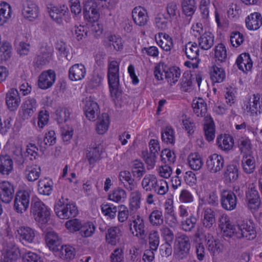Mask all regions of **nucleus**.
Wrapping results in <instances>:
<instances>
[{
	"label": "nucleus",
	"instance_id": "f257e3e1",
	"mask_svg": "<svg viewBox=\"0 0 262 262\" xmlns=\"http://www.w3.org/2000/svg\"><path fill=\"white\" fill-rule=\"evenodd\" d=\"M219 226L221 230L229 229L235 232L238 237H245L248 240H252L256 236V232L252 223L243 221L236 225H232L227 215H223L220 219Z\"/></svg>",
	"mask_w": 262,
	"mask_h": 262
},
{
	"label": "nucleus",
	"instance_id": "f03ea898",
	"mask_svg": "<svg viewBox=\"0 0 262 262\" xmlns=\"http://www.w3.org/2000/svg\"><path fill=\"white\" fill-rule=\"evenodd\" d=\"M31 213L35 220L41 224H46L50 219V209L37 198L32 199Z\"/></svg>",
	"mask_w": 262,
	"mask_h": 262
},
{
	"label": "nucleus",
	"instance_id": "7ed1b4c3",
	"mask_svg": "<svg viewBox=\"0 0 262 262\" xmlns=\"http://www.w3.org/2000/svg\"><path fill=\"white\" fill-rule=\"evenodd\" d=\"M48 13L50 18L58 25H61L63 19L67 23L71 21V17L68 7L64 5L55 6L49 4L47 7Z\"/></svg>",
	"mask_w": 262,
	"mask_h": 262
},
{
	"label": "nucleus",
	"instance_id": "20e7f679",
	"mask_svg": "<svg viewBox=\"0 0 262 262\" xmlns=\"http://www.w3.org/2000/svg\"><path fill=\"white\" fill-rule=\"evenodd\" d=\"M54 210L56 215L61 219H68L75 217L78 213L74 203H66L59 200L54 205Z\"/></svg>",
	"mask_w": 262,
	"mask_h": 262
},
{
	"label": "nucleus",
	"instance_id": "39448f33",
	"mask_svg": "<svg viewBox=\"0 0 262 262\" xmlns=\"http://www.w3.org/2000/svg\"><path fill=\"white\" fill-rule=\"evenodd\" d=\"M237 196L233 191L224 189L220 191V203L222 207L227 211H232L236 208Z\"/></svg>",
	"mask_w": 262,
	"mask_h": 262
},
{
	"label": "nucleus",
	"instance_id": "423d86ee",
	"mask_svg": "<svg viewBox=\"0 0 262 262\" xmlns=\"http://www.w3.org/2000/svg\"><path fill=\"white\" fill-rule=\"evenodd\" d=\"M30 195L27 190L17 192L14 199V208L18 213H23L27 210L30 204Z\"/></svg>",
	"mask_w": 262,
	"mask_h": 262
},
{
	"label": "nucleus",
	"instance_id": "0eeeda50",
	"mask_svg": "<svg viewBox=\"0 0 262 262\" xmlns=\"http://www.w3.org/2000/svg\"><path fill=\"white\" fill-rule=\"evenodd\" d=\"M38 104L36 99L29 97L21 105L20 115L23 120H28L32 117L37 111Z\"/></svg>",
	"mask_w": 262,
	"mask_h": 262
},
{
	"label": "nucleus",
	"instance_id": "6e6552de",
	"mask_svg": "<svg viewBox=\"0 0 262 262\" xmlns=\"http://www.w3.org/2000/svg\"><path fill=\"white\" fill-rule=\"evenodd\" d=\"M97 3L92 1L88 0L84 4L83 14L84 18L88 22H96L99 16L97 9Z\"/></svg>",
	"mask_w": 262,
	"mask_h": 262
},
{
	"label": "nucleus",
	"instance_id": "1a4fd4ad",
	"mask_svg": "<svg viewBox=\"0 0 262 262\" xmlns=\"http://www.w3.org/2000/svg\"><path fill=\"white\" fill-rule=\"evenodd\" d=\"M190 247V239L188 236L183 234L177 238V254L179 259H182L187 256Z\"/></svg>",
	"mask_w": 262,
	"mask_h": 262
},
{
	"label": "nucleus",
	"instance_id": "9d476101",
	"mask_svg": "<svg viewBox=\"0 0 262 262\" xmlns=\"http://www.w3.org/2000/svg\"><path fill=\"white\" fill-rule=\"evenodd\" d=\"M83 110L86 117L90 121H94L98 115L99 106L96 102L91 97H86L82 101Z\"/></svg>",
	"mask_w": 262,
	"mask_h": 262
},
{
	"label": "nucleus",
	"instance_id": "9b49d317",
	"mask_svg": "<svg viewBox=\"0 0 262 262\" xmlns=\"http://www.w3.org/2000/svg\"><path fill=\"white\" fill-rule=\"evenodd\" d=\"M224 165L223 157L216 154L210 155L206 161L207 169L212 173L220 171L223 168Z\"/></svg>",
	"mask_w": 262,
	"mask_h": 262
},
{
	"label": "nucleus",
	"instance_id": "f8f14e48",
	"mask_svg": "<svg viewBox=\"0 0 262 262\" xmlns=\"http://www.w3.org/2000/svg\"><path fill=\"white\" fill-rule=\"evenodd\" d=\"M102 149L99 144H92L87 147L86 150V158L89 164L93 168L95 166V164L101 160L102 154Z\"/></svg>",
	"mask_w": 262,
	"mask_h": 262
},
{
	"label": "nucleus",
	"instance_id": "ddd939ff",
	"mask_svg": "<svg viewBox=\"0 0 262 262\" xmlns=\"http://www.w3.org/2000/svg\"><path fill=\"white\" fill-rule=\"evenodd\" d=\"M134 219L129 225L130 230H133V227L135 230L136 234L134 231H132L134 235L140 238H144L146 235L145 226L143 219L140 215H138L136 216L133 217Z\"/></svg>",
	"mask_w": 262,
	"mask_h": 262
},
{
	"label": "nucleus",
	"instance_id": "4468645a",
	"mask_svg": "<svg viewBox=\"0 0 262 262\" xmlns=\"http://www.w3.org/2000/svg\"><path fill=\"white\" fill-rule=\"evenodd\" d=\"M56 74L54 71L49 70L43 72L39 76L38 85L42 90L51 87L55 82Z\"/></svg>",
	"mask_w": 262,
	"mask_h": 262
},
{
	"label": "nucleus",
	"instance_id": "2eb2a0df",
	"mask_svg": "<svg viewBox=\"0 0 262 262\" xmlns=\"http://www.w3.org/2000/svg\"><path fill=\"white\" fill-rule=\"evenodd\" d=\"M13 185L8 181L0 182V200L4 203H9L14 196Z\"/></svg>",
	"mask_w": 262,
	"mask_h": 262
},
{
	"label": "nucleus",
	"instance_id": "dca6fc26",
	"mask_svg": "<svg viewBox=\"0 0 262 262\" xmlns=\"http://www.w3.org/2000/svg\"><path fill=\"white\" fill-rule=\"evenodd\" d=\"M20 101V97L16 89H10L6 93V102L10 111H15L19 105Z\"/></svg>",
	"mask_w": 262,
	"mask_h": 262
},
{
	"label": "nucleus",
	"instance_id": "f3484780",
	"mask_svg": "<svg viewBox=\"0 0 262 262\" xmlns=\"http://www.w3.org/2000/svg\"><path fill=\"white\" fill-rule=\"evenodd\" d=\"M19 239L23 244L34 242L35 237V230L28 226H21L17 230Z\"/></svg>",
	"mask_w": 262,
	"mask_h": 262
},
{
	"label": "nucleus",
	"instance_id": "a211bd4d",
	"mask_svg": "<svg viewBox=\"0 0 262 262\" xmlns=\"http://www.w3.org/2000/svg\"><path fill=\"white\" fill-rule=\"evenodd\" d=\"M132 17L135 24L140 27L145 26L148 21L146 10L141 7H135L133 9Z\"/></svg>",
	"mask_w": 262,
	"mask_h": 262
},
{
	"label": "nucleus",
	"instance_id": "6ab92c4d",
	"mask_svg": "<svg viewBox=\"0 0 262 262\" xmlns=\"http://www.w3.org/2000/svg\"><path fill=\"white\" fill-rule=\"evenodd\" d=\"M47 246L50 250L57 252L61 246V240L58 234L54 231H48L45 236Z\"/></svg>",
	"mask_w": 262,
	"mask_h": 262
},
{
	"label": "nucleus",
	"instance_id": "aec40b11",
	"mask_svg": "<svg viewBox=\"0 0 262 262\" xmlns=\"http://www.w3.org/2000/svg\"><path fill=\"white\" fill-rule=\"evenodd\" d=\"M155 39L161 49L166 52L170 51L173 47L172 38L165 33H158L155 35Z\"/></svg>",
	"mask_w": 262,
	"mask_h": 262
},
{
	"label": "nucleus",
	"instance_id": "412c9836",
	"mask_svg": "<svg viewBox=\"0 0 262 262\" xmlns=\"http://www.w3.org/2000/svg\"><path fill=\"white\" fill-rule=\"evenodd\" d=\"M39 8L36 4L29 1L26 2L22 10L24 16L30 21L36 18L38 16Z\"/></svg>",
	"mask_w": 262,
	"mask_h": 262
},
{
	"label": "nucleus",
	"instance_id": "4be33fe9",
	"mask_svg": "<svg viewBox=\"0 0 262 262\" xmlns=\"http://www.w3.org/2000/svg\"><path fill=\"white\" fill-rule=\"evenodd\" d=\"M246 27L249 30H257L262 25V16L258 12L249 15L245 19Z\"/></svg>",
	"mask_w": 262,
	"mask_h": 262
},
{
	"label": "nucleus",
	"instance_id": "5701e85b",
	"mask_svg": "<svg viewBox=\"0 0 262 262\" xmlns=\"http://www.w3.org/2000/svg\"><path fill=\"white\" fill-rule=\"evenodd\" d=\"M13 170V162L11 157L7 155H0V173L4 176L9 175Z\"/></svg>",
	"mask_w": 262,
	"mask_h": 262
},
{
	"label": "nucleus",
	"instance_id": "b1692460",
	"mask_svg": "<svg viewBox=\"0 0 262 262\" xmlns=\"http://www.w3.org/2000/svg\"><path fill=\"white\" fill-rule=\"evenodd\" d=\"M86 74V69L81 63H77L72 66L69 70V77L72 81H78L82 79Z\"/></svg>",
	"mask_w": 262,
	"mask_h": 262
},
{
	"label": "nucleus",
	"instance_id": "393cba45",
	"mask_svg": "<svg viewBox=\"0 0 262 262\" xmlns=\"http://www.w3.org/2000/svg\"><path fill=\"white\" fill-rule=\"evenodd\" d=\"M119 181L123 184L124 187L128 191H132L137 187V184L132 177L129 171L124 170L120 172Z\"/></svg>",
	"mask_w": 262,
	"mask_h": 262
},
{
	"label": "nucleus",
	"instance_id": "a878e982",
	"mask_svg": "<svg viewBox=\"0 0 262 262\" xmlns=\"http://www.w3.org/2000/svg\"><path fill=\"white\" fill-rule=\"evenodd\" d=\"M246 200L251 209L257 210L260 204L258 192L254 188H251L246 192Z\"/></svg>",
	"mask_w": 262,
	"mask_h": 262
},
{
	"label": "nucleus",
	"instance_id": "bb28decb",
	"mask_svg": "<svg viewBox=\"0 0 262 262\" xmlns=\"http://www.w3.org/2000/svg\"><path fill=\"white\" fill-rule=\"evenodd\" d=\"M122 232L118 227H112L107 229L105 234L106 242L108 244L116 246L119 242Z\"/></svg>",
	"mask_w": 262,
	"mask_h": 262
},
{
	"label": "nucleus",
	"instance_id": "cd10ccee",
	"mask_svg": "<svg viewBox=\"0 0 262 262\" xmlns=\"http://www.w3.org/2000/svg\"><path fill=\"white\" fill-rule=\"evenodd\" d=\"M53 50L47 47L41 48V53L34 59L38 67L49 63L52 59Z\"/></svg>",
	"mask_w": 262,
	"mask_h": 262
},
{
	"label": "nucleus",
	"instance_id": "c85d7f7f",
	"mask_svg": "<svg viewBox=\"0 0 262 262\" xmlns=\"http://www.w3.org/2000/svg\"><path fill=\"white\" fill-rule=\"evenodd\" d=\"M119 64L116 60H108L107 76L108 82L119 81Z\"/></svg>",
	"mask_w": 262,
	"mask_h": 262
},
{
	"label": "nucleus",
	"instance_id": "c756f323",
	"mask_svg": "<svg viewBox=\"0 0 262 262\" xmlns=\"http://www.w3.org/2000/svg\"><path fill=\"white\" fill-rule=\"evenodd\" d=\"M216 143L222 150L228 151L233 147L234 140L233 137L229 134L220 135L216 138Z\"/></svg>",
	"mask_w": 262,
	"mask_h": 262
},
{
	"label": "nucleus",
	"instance_id": "7c9ffc66",
	"mask_svg": "<svg viewBox=\"0 0 262 262\" xmlns=\"http://www.w3.org/2000/svg\"><path fill=\"white\" fill-rule=\"evenodd\" d=\"M260 96L259 94L253 95L252 101L251 99L249 100V105L247 106V109L249 111L252 115H257L262 112V101H260Z\"/></svg>",
	"mask_w": 262,
	"mask_h": 262
},
{
	"label": "nucleus",
	"instance_id": "2f4dec72",
	"mask_svg": "<svg viewBox=\"0 0 262 262\" xmlns=\"http://www.w3.org/2000/svg\"><path fill=\"white\" fill-rule=\"evenodd\" d=\"M198 42L202 49L208 50L214 44V35L210 32H205L198 37Z\"/></svg>",
	"mask_w": 262,
	"mask_h": 262
},
{
	"label": "nucleus",
	"instance_id": "473e14b6",
	"mask_svg": "<svg viewBox=\"0 0 262 262\" xmlns=\"http://www.w3.org/2000/svg\"><path fill=\"white\" fill-rule=\"evenodd\" d=\"M215 213L210 208L204 209L202 223L206 228L210 229L215 223Z\"/></svg>",
	"mask_w": 262,
	"mask_h": 262
},
{
	"label": "nucleus",
	"instance_id": "72a5a7b5",
	"mask_svg": "<svg viewBox=\"0 0 262 262\" xmlns=\"http://www.w3.org/2000/svg\"><path fill=\"white\" fill-rule=\"evenodd\" d=\"M53 182L48 178L40 179L38 182V191L39 194L49 195L52 191Z\"/></svg>",
	"mask_w": 262,
	"mask_h": 262
},
{
	"label": "nucleus",
	"instance_id": "f704fd0d",
	"mask_svg": "<svg viewBox=\"0 0 262 262\" xmlns=\"http://www.w3.org/2000/svg\"><path fill=\"white\" fill-rule=\"evenodd\" d=\"M127 196L126 192L123 188L118 187L112 190L108 195V199L114 202L121 203Z\"/></svg>",
	"mask_w": 262,
	"mask_h": 262
},
{
	"label": "nucleus",
	"instance_id": "c9c22d12",
	"mask_svg": "<svg viewBox=\"0 0 262 262\" xmlns=\"http://www.w3.org/2000/svg\"><path fill=\"white\" fill-rule=\"evenodd\" d=\"M192 107L194 113L197 116H204L207 113V104L204 99L199 98L197 99H194L192 102Z\"/></svg>",
	"mask_w": 262,
	"mask_h": 262
},
{
	"label": "nucleus",
	"instance_id": "e433bc0d",
	"mask_svg": "<svg viewBox=\"0 0 262 262\" xmlns=\"http://www.w3.org/2000/svg\"><path fill=\"white\" fill-rule=\"evenodd\" d=\"M40 172L41 169L39 166L36 165L27 166L25 170V175L28 181L34 182L39 178Z\"/></svg>",
	"mask_w": 262,
	"mask_h": 262
},
{
	"label": "nucleus",
	"instance_id": "4c0bfd02",
	"mask_svg": "<svg viewBox=\"0 0 262 262\" xmlns=\"http://www.w3.org/2000/svg\"><path fill=\"white\" fill-rule=\"evenodd\" d=\"M185 51L187 57L191 60H197L199 55V49L195 42H189L185 46Z\"/></svg>",
	"mask_w": 262,
	"mask_h": 262
},
{
	"label": "nucleus",
	"instance_id": "58836bf2",
	"mask_svg": "<svg viewBox=\"0 0 262 262\" xmlns=\"http://www.w3.org/2000/svg\"><path fill=\"white\" fill-rule=\"evenodd\" d=\"M161 139L167 144L173 145L176 140L173 129L170 126L163 128L161 131Z\"/></svg>",
	"mask_w": 262,
	"mask_h": 262
},
{
	"label": "nucleus",
	"instance_id": "ea45409f",
	"mask_svg": "<svg viewBox=\"0 0 262 262\" xmlns=\"http://www.w3.org/2000/svg\"><path fill=\"white\" fill-rule=\"evenodd\" d=\"M210 76L212 82H222L225 78L224 70L221 67L214 66L210 70Z\"/></svg>",
	"mask_w": 262,
	"mask_h": 262
},
{
	"label": "nucleus",
	"instance_id": "a19ab883",
	"mask_svg": "<svg viewBox=\"0 0 262 262\" xmlns=\"http://www.w3.org/2000/svg\"><path fill=\"white\" fill-rule=\"evenodd\" d=\"M109 121V116L107 113H103L98 118L96 130L99 134H103L108 129Z\"/></svg>",
	"mask_w": 262,
	"mask_h": 262
},
{
	"label": "nucleus",
	"instance_id": "79ce46f5",
	"mask_svg": "<svg viewBox=\"0 0 262 262\" xmlns=\"http://www.w3.org/2000/svg\"><path fill=\"white\" fill-rule=\"evenodd\" d=\"M165 77L167 81L170 84H175L181 75L180 69L177 67H172L164 71Z\"/></svg>",
	"mask_w": 262,
	"mask_h": 262
},
{
	"label": "nucleus",
	"instance_id": "37998d69",
	"mask_svg": "<svg viewBox=\"0 0 262 262\" xmlns=\"http://www.w3.org/2000/svg\"><path fill=\"white\" fill-rule=\"evenodd\" d=\"M181 8L186 16H192L196 9V2L195 0H182Z\"/></svg>",
	"mask_w": 262,
	"mask_h": 262
},
{
	"label": "nucleus",
	"instance_id": "c03bdc74",
	"mask_svg": "<svg viewBox=\"0 0 262 262\" xmlns=\"http://www.w3.org/2000/svg\"><path fill=\"white\" fill-rule=\"evenodd\" d=\"M187 159L189 166L194 170H200L203 165L202 159L198 152L190 154Z\"/></svg>",
	"mask_w": 262,
	"mask_h": 262
},
{
	"label": "nucleus",
	"instance_id": "a18cd8bd",
	"mask_svg": "<svg viewBox=\"0 0 262 262\" xmlns=\"http://www.w3.org/2000/svg\"><path fill=\"white\" fill-rule=\"evenodd\" d=\"M197 219L195 215L190 213L184 219H181V226L182 229L186 232L191 231L195 227Z\"/></svg>",
	"mask_w": 262,
	"mask_h": 262
},
{
	"label": "nucleus",
	"instance_id": "49530a36",
	"mask_svg": "<svg viewBox=\"0 0 262 262\" xmlns=\"http://www.w3.org/2000/svg\"><path fill=\"white\" fill-rule=\"evenodd\" d=\"M238 177V170L235 165H229L227 167L224 173V178L226 182L231 183L235 181Z\"/></svg>",
	"mask_w": 262,
	"mask_h": 262
},
{
	"label": "nucleus",
	"instance_id": "de8ad7c7",
	"mask_svg": "<svg viewBox=\"0 0 262 262\" xmlns=\"http://www.w3.org/2000/svg\"><path fill=\"white\" fill-rule=\"evenodd\" d=\"M60 257L67 260H70L74 258L76 251L74 247L68 245H61L59 248Z\"/></svg>",
	"mask_w": 262,
	"mask_h": 262
},
{
	"label": "nucleus",
	"instance_id": "09e8293b",
	"mask_svg": "<svg viewBox=\"0 0 262 262\" xmlns=\"http://www.w3.org/2000/svg\"><path fill=\"white\" fill-rule=\"evenodd\" d=\"M55 133L54 130H50L45 134L43 139H38V143L40 146L44 148L47 146L54 145L56 143Z\"/></svg>",
	"mask_w": 262,
	"mask_h": 262
},
{
	"label": "nucleus",
	"instance_id": "8fccbe9b",
	"mask_svg": "<svg viewBox=\"0 0 262 262\" xmlns=\"http://www.w3.org/2000/svg\"><path fill=\"white\" fill-rule=\"evenodd\" d=\"M11 8L6 2L0 3V26L3 25L11 17Z\"/></svg>",
	"mask_w": 262,
	"mask_h": 262
},
{
	"label": "nucleus",
	"instance_id": "3c124183",
	"mask_svg": "<svg viewBox=\"0 0 262 262\" xmlns=\"http://www.w3.org/2000/svg\"><path fill=\"white\" fill-rule=\"evenodd\" d=\"M149 221L153 226L159 227L163 225L164 220L162 211L154 210L149 216Z\"/></svg>",
	"mask_w": 262,
	"mask_h": 262
},
{
	"label": "nucleus",
	"instance_id": "603ef678",
	"mask_svg": "<svg viewBox=\"0 0 262 262\" xmlns=\"http://www.w3.org/2000/svg\"><path fill=\"white\" fill-rule=\"evenodd\" d=\"M206 241L208 249L211 253L214 254L222 252L221 244L218 241L214 239L211 234H208V239L206 238Z\"/></svg>",
	"mask_w": 262,
	"mask_h": 262
},
{
	"label": "nucleus",
	"instance_id": "864d4df0",
	"mask_svg": "<svg viewBox=\"0 0 262 262\" xmlns=\"http://www.w3.org/2000/svg\"><path fill=\"white\" fill-rule=\"evenodd\" d=\"M152 188L155 193L161 195H164L168 191V184L163 179L157 180Z\"/></svg>",
	"mask_w": 262,
	"mask_h": 262
},
{
	"label": "nucleus",
	"instance_id": "5fc2aeb1",
	"mask_svg": "<svg viewBox=\"0 0 262 262\" xmlns=\"http://www.w3.org/2000/svg\"><path fill=\"white\" fill-rule=\"evenodd\" d=\"M70 114L71 112L69 108L59 107L56 111L55 119L58 123H62L69 119Z\"/></svg>",
	"mask_w": 262,
	"mask_h": 262
},
{
	"label": "nucleus",
	"instance_id": "6e6d98bb",
	"mask_svg": "<svg viewBox=\"0 0 262 262\" xmlns=\"http://www.w3.org/2000/svg\"><path fill=\"white\" fill-rule=\"evenodd\" d=\"M204 131L205 138L208 141H212L214 139L215 125L212 120L204 124Z\"/></svg>",
	"mask_w": 262,
	"mask_h": 262
},
{
	"label": "nucleus",
	"instance_id": "4d7b16f0",
	"mask_svg": "<svg viewBox=\"0 0 262 262\" xmlns=\"http://www.w3.org/2000/svg\"><path fill=\"white\" fill-rule=\"evenodd\" d=\"M95 227L94 224L90 222L83 223L80 228L79 233L84 237L91 236L94 233Z\"/></svg>",
	"mask_w": 262,
	"mask_h": 262
},
{
	"label": "nucleus",
	"instance_id": "13d9d810",
	"mask_svg": "<svg viewBox=\"0 0 262 262\" xmlns=\"http://www.w3.org/2000/svg\"><path fill=\"white\" fill-rule=\"evenodd\" d=\"M111 95L113 100H118L122 95V91L119 88V81L108 82Z\"/></svg>",
	"mask_w": 262,
	"mask_h": 262
},
{
	"label": "nucleus",
	"instance_id": "bf43d9fd",
	"mask_svg": "<svg viewBox=\"0 0 262 262\" xmlns=\"http://www.w3.org/2000/svg\"><path fill=\"white\" fill-rule=\"evenodd\" d=\"M157 179L154 174H146L142 180L141 185L144 189L146 191L152 190V188L155 185Z\"/></svg>",
	"mask_w": 262,
	"mask_h": 262
},
{
	"label": "nucleus",
	"instance_id": "052dcab7",
	"mask_svg": "<svg viewBox=\"0 0 262 262\" xmlns=\"http://www.w3.org/2000/svg\"><path fill=\"white\" fill-rule=\"evenodd\" d=\"M157 156L156 154L148 152L147 150L142 152V158L147 166L149 167L148 168H152L155 166Z\"/></svg>",
	"mask_w": 262,
	"mask_h": 262
},
{
	"label": "nucleus",
	"instance_id": "680f3d73",
	"mask_svg": "<svg viewBox=\"0 0 262 262\" xmlns=\"http://www.w3.org/2000/svg\"><path fill=\"white\" fill-rule=\"evenodd\" d=\"M155 23L159 30L165 31L168 28L167 18L162 13L158 14L155 18Z\"/></svg>",
	"mask_w": 262,
	"mask_h": 262
},
{
	"label": "nucleus",
	"instance_id": "e2e57ef3",
	"mask_svg": "<svg viewBox=\"0 0 262 262\" xmlns=\"http://www.w3.org/2000/svg\"><path fill=\"white\" fill-rule=\"evenodd\" d=\"M148 242L150 249L157 251L160 244V236L158 231H152L149 233Z\"/></svg>",
	"mask_w": 262,
	"mask_h": 262
},
{
	"label": "nucleus",
	"instance_id": "0e129e2a",
	"mask_svg": "<svg viewBox=\"0 0 262 262\" xmlns=\"http://www.w3.org/2000/svg\"><path fill=\"white\" fill-rule=\"evenodd\" d=\"M214 55L215 58L221 62L225 61L227 58L226 49L223 43H220L215 47Z\"/></svg>",
	"mask_w": 262,
	"mask_h": 262
},
{
	"label": "nucleus",
	"instance_id": "69168bd1",
	"mask_svg": "<svg viewBox=\"0 0 262 262\" xmlns=\"http://www.w3.org/2000/svg\"><path fill=\"white\" fill-rule=\"evenodd\" d=\"M18 257V250L17 248L13 247L7 250L4 255V262H16Z\"/></svg>",
	"mask_w": 262,
	"mask_h": 262
},
{
	"label": "nucleus",
	"instance_id": "338daca9",
	"mask_svg": "<svg viewBox=\"0 0 262 262\" xmlns=\"http://www.w3.org/2000/svg\"><path fill=\"white\" fill-rule=\"evenodd\" d=\"M238 146L242 152L248 153L251 149V141L247 137H241L238 140Z\"/></svg>",
	"mask_w": 262,
	"mask_h": 262
},
{
	"label": "nucleus",
	"instance_id": "774afa93",
	"mask_svg": "<svg viewBox=\"0 0 262 262\" xmlns=\"http://www.w3.org/2000/svg\"><path fill=\"white\" fill-rule=\"evenodd\" d=\"M22 260L23 262H43L40 255L31 251L24 253Z\"/></svg>",
	"mask_w": 262,
	"mask_h": 262
}]
</instances>
